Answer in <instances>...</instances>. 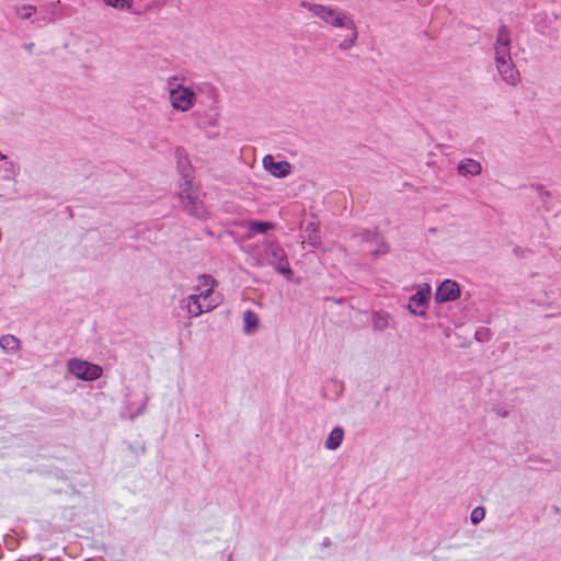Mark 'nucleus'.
<instances>
[{
  "instance_id": "f257e3e1",
  "label": "nucleus",
  "mask_w": 561,
  "mask_h": 561,
  "mask_svg": "<svg viewBox=\"0 0 561 561\" xmlns=\"http://www.w3.org/2000/svg\"><path fill=\"white\" fill-rule=\"evenodd\" d=\"M175 157L178 170L183 179V182L180 184L182 190L179 193L181 206L187 214L203 219L206 216V210L203 203L198 201L197 196L192 192L194 176L191 162L182 148L175 150Z\"/></svg>"
},
{
  "instance_id": "f03ea898",
  "label": "nucleus",
  "mask_w": 561,
  "mask_h": 561,
  "mask_svg": "<svg viewBox=\"0 0 561 561\" xmlns=\"http://www.w3.org/2000/svg\"><path fill=\"white\" fill-rule=\"evenodd\" d=\"M300 7L309 10L316 16L320 18L322 21L332 26L345 27L351 31L350 38H346L340 43V49L347 50L355 45L358 32L352 19L346 18L344 14H342L341 12L336 11L331 7H325L319 3H311L306 0H302L300 2Z\"/></svg>"
},
{
  "instance_id": "7ed1b4c3",
  "label": "nucleus",
  "mask_w": 561,
  "mask_h": 561,
  "mask_svg": "<svg viewBox=\"0 0 561 561\" xmlns=\"http://www.w3.org/2000/svg\"><path fill=\"white\" fill-rule=\"evenodd\" d=\"M70 374L83 381H94L102 376V368L99 365L89 362L71 358L67 363Z\"/></svg>"
},
{
  "instance_id": "20e7f679",
  "label": "nucleus",
  "mask_w": 561,
  "mask_h": 561,
  "mask_svg": "<svg viewBox=\"0 0 561 561\" xmlns=\"http://www.w3.org/2000/svg\"><path fill=\"white\" fill-rule=\"evenodd\" d=\"M268 263L275 268L276 272L283 274L288 279L293 276L294 272L287 260L286 252L279 245L272 244L265 251Z\"/></svg>"
},
{
  "instance_id": "39448f33",
  "label": "nucleus",
  "mask_w": 561,
  "mask_h": 561,
  "mask_svg": "<svg viewBox=\"0 0 561 561\" xmlns=\"http://www.w3.org/2000/svg\"><path fill=\"white\" fill-rule=\"evenodd\" d=\"M196 95L190 88L178 85L170 90V102L176 111H188L194 105Z\"/></svg>"
},
{
  "instance_id": "423d86ee",
  "label": "nucleus",
  "mask_w": 561,
  "mask_h": 561,
  "mask_svg": "<svg viewBox=\"0 0 561 561\" xmlns=\"http://www.w3.org/2000/svg\"><path fill=\"white\" fill-rule=\"evenodd\" d=\"M431 295L430 285H425L424 288L419 289L409 299L408 309L409 311L419 317H426Z\"/></svg>"
},
{
  "instance_id": "0eeeda50",
  "label": "nucleus",
  "mask_w": 561,
  "mask_h": 561,
  "mask_svg": "<svg viewBox=\"0 0 561 561\" xmlns=\"http://www.w3.org/2000/svg\"><path fill=\"white\" fill-rule=\"evenodd\" d=\"M218 302L210 301L209 304H202L199 296L190 295L186 299L182 300V307L187 310L191 317H198L203 312L211 311L217 307Z\"/></svg>"
},
{
  "instance_id": "6e6552de",
  "label": "nucleus",
  "mask_w": 561,
  "mask_h": 561,
  "mask_svg": "<svg viewBox=\"0 0 561 561\" xmlns=\"http://www.w3.org/2000/svg\"><path fill=\"white\" fill-rule=\"evenodd\" d=\"M459 296V285L455 280L446 279L437 287L435 293V301L437 304L453 301L457 299Z\"/></svg>"
},
{
  "instance_id": "1a4fd4ad",
  "label": "nucleus",
  "mask_w": 561,
  "mask_h": 561,
  "mask_svg": "<svg viewBox=\"0 0 561 561\" xmlns=\"http://www.w3.org/2000/svg\"><path fill=\"white\" fill-rule=\"evenodd\" d=\"M499 75L502 80L508 85H517L520 81V75L513 60H506L501 62H495Z\"/></svg>"
},
{
  "instance_id": "9d476101",
  "label": "nucleus",
  "mask_w": 561,
  "mask_h": 561,
  "mask_svg": "<svg viewBox=\"0 0 561 561\" xmlns=\"http://www.w3.org/2000/svg\"><path fill=\"white\" fill-rule=\"evenodd\" d=\"M263 167L275 178H285L290 173V163L288 161H275L271 154L263 158Z\"/></svg>"
},
{
  "instance_id": "9b49d317",
  "label": "nucleus",
  "mask_w": 561,
  "mask_h": 561,
  "mask_svg": "<svg viewBox=\"0 0 561 561\" xmlns=\"http://www.w3.org/2000/svg\"><path fill=\"white\" fill-rule=\"evenodd\" d=\"M305 232L307 233L304 237L305 241L313 249L320 248L321 237L319 225L317 222H309L305 228Z\"/></svg>"
},
{
  "instance_id": "f8f14e48",
  "label": "nucleus",
  "mask_w": 561,
  "mask_h": 561,
  "mask_svg": "<svg viewBox=\"0 0 561 561\" xmlns=\"http://www.w3.org/2000/svg\"><path fill=\"white\" fill-rule=\"evenodd\" d=\"M458 172L462 175H479L482 171L480 162L473 159H465L458 164Z\"/></svg>"
},
{
  "instance_id": "ddd939ff",
  "label": "nucleus",
  "mask_w": 561,
  "mask_h": 561,
  "mask_svg": "<svg viewBox=\"0 0 561 561\" xmlns=\"http://www.w3.org/2000/svg\"><path fill=\"white\" fill-rule=\"evenodd\" d=\"M344 438V430L340 426L334 427L324 442V446L329 450L337 449Z\"/></svg>"
},
{
  "instance_id": "4468645a",
  "label": "nucleus",
  "mask_w": 561,
  "mask_h": 561,
  "mask_svg": "<svg viewBox=\"0 0 561 561\" xmlns=\"http://www.w3.org/2000/svg\"><path fill=\"white\" fill-rule=\"evenodd\" d=\"M20 340L12 334H7L0 337V347L7 354H13L20 350Z\"/></svg>"
},
{
  "instance_id": "2eb2a0df",
  "label": "nucleus",
  "mask_w": 561,
  "mask_h": 561,
  "mask_svg": "<svg viewBox=\"0 0 561 561\" xmlns=\"http://www.w3.org/2000/svg\"><path fill=\"white\" fill-rule=\"evenodd\" d=\"M389 313L385 311L373 312L371 320L373 327L376 331H383L389 327Z\"/></svg>"
},
{
  "instance_id": "dca6fc26",
  "label": "nucleus",
  "mask_w": 561,
  "mask_h": 561,
  "mask_svg": "<svg viewBox=\"0 0 561 561\" xmlns=\"http://www.w3.org/2000/svg\"><path fill=\"white\" fill-rule=\"evenodd\" d=\"M102 2L105 5L117 10H126L133 14H139L138 12L133 10L134 0H102Z\"/></svg>"
},
{
  "instance_id": "f3484780",
  "label": "nucleus",
  "mask_w": 561,
  "mask_h": 561,
  "mask_svg": "<svg viewBox=\"0 0 561 561\" xmlns=\"http://www.w3.org/2000/svg\"><path fill=\"white\" fill-rule=\"evenodd\" d=\"M495 62L512 60L511 45H494Z\"/></svg>"
},
{
  "instance_id": "a211bd4d",
  "label": "nucleus",
  "mask_w": 561,
  "mask_h": 561,
  "mask_svg": "<svg viewBox=\"0 0 561 561\" xmlns=\"http://www.w3.org/2000/svg\"><path fill=\"white\" fill-rule=\"evenodd\" d=\"M494 45H511V32L506 25L499 26Z\"/></svg>"
},
{
  "instance_id": "6ab92c4d",
  "label": "nucleus",
  "mask_w": 561,
  "mask_h": 561,
  "mask_svg": "<svg viewBox=\"0 0 561 561\" xmlns=\"http://www.w3.org/2000/svg\"><path fill=\"white\" fill-rule=\"evenodd\" d=\"M353 239H358L364 242H373L378 241L380 239L378 231H371V230H364L362 232L355 233L352 236Z\"/></svg>"
},
{
  "instance_id": "aec40b11",
  "label": "nucleus",
  "mask_w": 561,
  "mask_h": 561,
  "mask_svg": "<svg viewBox=\"0 0 561 561\" xmlns=\"http://www.w3.org/2000/svg\"><path fill=\"white\" fill-rule=\"evenodd\" d=\"M274 225L270 221H250L249 230L259 233H266Z\"/></svg>"
},
{
  "instance_id": "412c9836",
  "label": "nucleus",
  "mask_w": 561,
  "mask_h": 561,
  "mask_svg": "<svg viewBox=\"0 0 561 561\" xmlns=\"http://www.w3.org/2000/svg\"><path fill=\"white\" fill-rule=\"evenodd\" d=\"M14 10L16 14H20L22 20H28L33 14L36 13L37 9L35 5L32 4H25L22 7L15 5Z\"/></svg>"
},
{
  "instance_id": "4be33fe9",
  "label": "nucleus",
  "mask_w": 561,
  "mask_h": 561,
  "mask_svg": "<svg viewBox=\"0 0 561 561\" xmlns=\"http://www.w3.org/2000/svg\"><path fill=\"white\" fill-rule=\"evenodd\" d=\"M243 321H244V324H245L244 330L248 332L253 327L257 325V316L253 311L247 310L243 313Z\"/></svg>"
},
{
  "instance_id": "5701e85b",
  "label": "nucleus",
  "mask_w": 561,
  "mask_h": 561,
  "mask_svg": "<svg viewBox=\"0 0 561 561\" xmlns=\"http://www.w3.org/2000/svg\"><path fill=\"white\" fill-rule=\"evenodd\" d=\"M485 517V508L483 506H477L470 514V520L473 525H478Z\"/></svg>"
},
{
  "instance_id": "b1692460",
  "label": "nucleus",
  "mask_w": 561,
  "mask_h": 561,
  "mask_svg": "<svg viewBox=\"0 0 561 561\" xmlns=\"http://www.w3.org/2000/svg\"><path fill=\"white\" fill-rule=\"evenodd\" d=\"M199 284L206 288H214L215 279L210 275L203 274L199 276Z\"/></svg>"
},
{
  "instance_id": "393cba45",
  "label": "nucleus",
  "mask_w": 561,
  "mask_h": 561,
  "mask_svg": "<svg viewBox=\"0 0 561 561\" xmlns=\"http://www.w3.org/2000/svg\"><path fill=\"white\" fill-rule=\"evenodd\" d=\"M389 251V245L388 243H386L385 241H381L378 249H376L373 254L375 256H379V255H382V254H386L387 252Z\"/></svg>"
},
{
  "instance_id": "a878e982",
  "label": "nucleus",
  "mask_w": 561,
  "mask_h": 561,
  "mask_svg": "<svg viewBox=\"0 0 561 561\" xmlns=\"http://www.w3.org/2000/svg\"><path fill=\"white\" fill-rule=\"evenodd\" d=\"M213 294V288H206L205 290H202L199 294H194L195 296H199L201 300H207L210 298V295Z\"/></svg>"
},
{
  "instance_id": "bb28decb",
  "label": "nucleus",
  "mask_w": 561,
  "mask_h": 561,
  "mask_svg": "<svg viewBox=\"0 0 561 561\" xmlns=\"http://www.w3.org/2000/svg\"><path fill=\"white\" fill-rule=\"evenodd\" d=\"M525 251H526V250H525V249H523V248H520V247H516V248L514 249V253H515L516 255H518V256L524 255Z\"/></svg>"
},
{
  "instance_id": "cd10ccee",
  "label": "nucleus",
  "mask_w": 561,
  "mask_h": 561,
  "mask_svg": "<svg viewBox=\"0 0 561 561\" xmlns=\"http://www.w3.org/2000/svg\"><path fill=\"white\" fill-rule=\"evenodd\" d=\"M331 545V541L329 538H325L324 541L321 543L322 547H329Z\"/></svg>"
},
{
  "instance_id": "c85d7f7f",
  "label": "nucleus",
  "mask_w": 561,
  "mask_h": 561,
  "mask_svg": "<svg viewBox=\"0 0 561 561\" xmlns=\"http://www.w3.org/2000/svg\"><path fill=\"white\" fill-rule=\"evenodd\" d=\"M25 47H26V49H27L28 51H32V49H33V47H34V43H28V44H26V46H25Z\"/></svg>"
},
{
  "instance_id": "c756f323",
  "label": "nucleus",
  "mask_w": 561,
  "mask_h": 561,
  "mask_svg": "<svg viewBox=\"0 0 561 561\" xmlns=\"http://www.w3.org/2000/svg\"><path fill=\"white\" fill-rule=\"evenodd\" d=\"M210 301H215V300L211 298H208L207 300H202V304H209Z\"/></svg>"
},
{
  "instance_id": "7c9ffc66",
  "label": "nucleus",
  "mask_w": 561,
  "mask_h": 561,
  "mask_svg": "<svg viewBox=\"0 0 561 561\" xmlns=\"http://www.w3.org/2000/svg\"><path fill=\"white\" fill-rule=\"evenodd\" d=\"M501 414H502L503 416H505V415H506V411H501Z\"/></svg>"
},
{
  "instance_id": "2f4dec72",
  "label": "nucleus",
  "mask_w": 561,
  "mask_h": 561,
  "mask_svg": "<svg viewBox=\"0 0 561 561\" xmlns=\"http://www.w3.org/2000/svg\"><path fill=\"white\" fill-rule=\"evenodd\" d=\"M501 414H502L503 416H505V415H506V411H501Z\"/></svg>"
}]
</instances>
